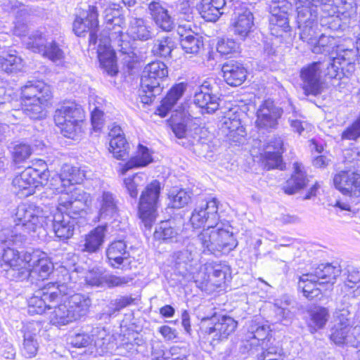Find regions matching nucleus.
Returning a JSON list of instances; mask_svg holds the SVG:
<instances>
[{
	"label": "nucleus",
	"instance_id": "1",
	"mask_svg": "<svg viewBox=\"0 0 360 360\" xmlns=\"http://www.w3.org/2000/svg\"><path fill=\"white\" fill-rule=\"evenodd\" d=\"M103 8V17L105 27L99 32V44L97 53L99 62L103 68L110 75H115L118 70L116 63L115 52L113 46H117V51L123 55L133 58L134 53L129 41L123 32L124 18L119 5L107 4L103 5L101 2L96 4Z\"/></svg>",
	"mask_w": 360,
	"mask_h": 360
},
{
	"label": "nucleus",
	"instance_id": "2",
	"mask_svg": "<svg viewBox=\"0 0 360 360\" xmlns=\"http://www.w3.org/2000/svg\"><path fill=\"white\" fill-rule=\"evenodd\" d=\"M341 63L339 58H334L332 61L313 62L301 68L300 71V86L306 96H317L325 89V82L322 78L323 70L326 68L327 75L330 78H336Z\"/></svg>",
	"mask_w": 360,
	"mask_h": 360
},
{
	"label": "nucleus",
	"instance_id": "3",
	"mask_svg": "<svg viewBox=\"0 0 360 360\" xmlns=\"http://www.w3.org/2000/svg\"><path fill=\"white\" fill-rule=\"evenodd\" d=\"M197 240L201 245L203 252L215 255L227 254L238 245V242L231 231V227L228 224H219L203 229L198 234Z\"/></svg>",
	"mask_w": 360,
	"mask_h": 360
},
{
	"label": "nucleus",
	"instance_id": "4",
	"mask_svg": "<svg viewBox=\"0 0 360 360\" xmlns=\"http://www.w3.org/2000/svg\"><path fill=\"white\" fill-rule=\"evenodd\" d=\"M340 273V266H333L331 264H319L312 268L309 272L300 276L298 288L302 289L304 295L307 298L316 297L321 291L320 287L326 283L333 285Z\"/></svg>",
	"mask_w": 360,
	"mask_h": 360
},
{
	"label": "nucleus",
	"instance_id": "5",
	"mask_svg": "<svg viewBox=\"0 0 360 360\" xmlns=\"http://www.w3.org/2000/svg\"><path fill=\"white\" fill-rule=\"evenodd\" d=\"M50 210L34 203H23L17 207L15 214L14 229L19 230L24 236L25 233H35L47 226L49 221Z\"/></svg>",
	"mask_w": 360,
	"mask_h": 360
},
{
	"label": "nucleus",
	"instance_id": "6",
	"mask_svg": "<svg viewBox=\"0 0 360 360\" xmlns=\"http://www.w3.org/2000/svg\"><path fill=\"white\" fill-rule=\"evenodd\" d=\"M84 117L80 105L74 101H66L56 110L54 121L64 136L74 139Z\"/></svg>",
	"mask_w": 360,
	"mask_h": 360
},
{
	"label": "nucleus",
	"instance_id": "7",
	"mask_svg": "<svg viewBox=\"0 0 360 360\" xmlns=\"http://www.w3.org/2000/svg\"><path fill=\"white\" fill-rule=\"evenodd\" d=\"M67 285L64 283H50L42 288L36 290L28 299V312L31 315L41 314L46 309H51V302H55L63 292L65 294Z\"/></svg>",
	"mask_w": 360,
	"mask_h": 360
},
{
	"label": "nucleus",
	"instance_id": "8",
	"mask_svg": "<svg viewBox=\"0 0 360 360\" xmlns=\"http://www.w3.org/2000/svg\"><path fill=\"white\" fill-rule=\"evenodd\" d=\"M160 193V183L158 180L151 181L141 193L139 214L146 227L150 228L155 221Z\"/></svg>",
	"mask_w": 360,
	"mask_h": 360
},
{
	"label": "nucleus",
	"instance_id": "9",
	"mask_svg": "<svg viewBox=\"0 0 360 360\" xmlns=\"http://www.w3.org/2000/svg\"><path fill=\"white\" fill-rule=\"evenodd\" d=\"M348 165L345 169L337 173L333 178L335 188L342 194L350 197L360 195V168L352 160H347Z\"/></svg>",
	"mask_w": 360,
	"mask_h": 360
},
{
	"label": "nucleus",
	"instance_id": "10",
	"mask_svg": "<svg viewBox=\"0 0 360 360\" xmlns=\"http://www.w3.org/2000/svg\"><path fill=\"white\" fill-rule=\"evenodd\" d=\"M269 4V22L271 34L281 37L289 30L288 11L291 4L288 0H266Z\"/></svg>",
	"mask_w": 360,
	"mask_h": 360
},
{
	"label": "nucleus",
	"instance_id": "11",
	"mask_svg": "<svg viewBox=\"0 0 360 360\" xmlns=\"http://www.w3.org/2000/svg\"><path fill=\"white\" fill-rule=\"evenodd\" d=\"M0 267L6 272L11 280L24 281L29 278L30 272L26 269L25 254L21 258L19 252L14 248H4L0 257Z\"/></svg>",
	"mask_w": 360,
	"mask_h": 360
},
{
	"label": "nucleus",
	"instance_id": "12",
	"mask_svg": "<svg viewBox=\"0 0 360 360\" xmlns=\"http://www.w3.org/2000/svg\"><path fill=\"white\" fill-rule=\"evenodd\" d=\"M84 174L77 167L64 165L60 174H54L49 180V188L55 194H61L66 191L74 193L75 184H80Z\"/></svg>",
	"mask_w": 360,
	"mask_h": 360
},
{
	"label": "nucleus",
	"instance_id": "13",
	"mask_svg": "<svg viewBox=\"0 0 360 360\" xmlns=\"http://www.w3.org/2000/svg\"><path fill=\"white\" fill-rule=\"evenodd\" d=\"M219 200L213 198L197 205L190 218L191 226L194 229L204 226L209 229L219 224Z\"/></svg>",
	"mask_w": 360,
	"mask_h": 360
},
{
	"label": "nucleus",
	"instance_id": "14",
	"mask_svg": "<svg viewBox=\"0 0 360 360\" xmlns=\"http://www.w3.org/2000/svg\"><path fill=\"white\" fill-rule=\"evenodd\" d=\"M210 323L205 327V333L210 335L212 341H223L227 340L232 335L238 326V322L229 316H214L210 319L205 317L202 319V323Z\"/></svg>",
	"mask_w": 360,
	"mask_h": 360
},
{
	"label": "nucleus",
	"instance_id": "15",
	"mask_svg": "<svg viewBox=\"0 0 360 360\" xmlns=\"http://www.w3.org/2000/svg\"><path fill=\"white\" fill-rule=\"evenodd\" d=\"M98 6L96 4L89 6L84 18L77 17L73 22V31L79 36L89 32V45L98 48L99 44V34H97L98 26Z\"/></svg>",
	"mask_w": 360,
	"mask_h": 360
},
{
	"label": "nucleus",
	"instance_id": "16",
	"mask_svg": "<svg viewBox=\"0 0 360 360\" xmlns=\"http://www.w3.org/2000/svg\"><path fill=\"white\" fill-rule=\"evenodd\" d=\"M168 70L166 65L160 61H154L148 64L142 72L141 86L146 93L152 96L160 91V82L167 77Z\"/></svg>",
	"mask_w": 360,
	"mask_h": 360
},
{
	"label": "nucleus",
	"instance_id": "17",
	"mask_svg": "<svg viewBox=\"0 0 360 360\" xmlns=\"http://www.w3.org/2000/svg\"><path fill=\"white\" fill-rule=\"evenodd\" d=\"M26 269L30 272L29 278L44 280L52 272L53 266L45 252L34 250L25 253Z\"/></svg>",
	"mask_w": 360,
	"mask_h": 360
},
{
	"label": "nucleus",
	"instance_id": "18",
	"mask_svg": "<svg viewBox=\"0 0 360 360\" xmlns=\"http://www.w3.org/2000/svg\"><path fill=\"white\" fill-rule=\"evenodd\" d=\"M253 27L254 15L250 9L243 4L235 6L231 22L234 34L244 39L252 31Z\"/></svg>",
	"mask_w": 360,
	"mask_h": 360
},
{
	"label": "nucleus",
	"instance_id": "19",
	"mask_svg": "<svg viewBox=\"0 0 360 360\" xmlns=\"http://www.w3.org/2000/svg\"><path fill=\"white\" fill-rule=\"evenodd\" d=\"M47 174L32 167H27L13 179L12 184L15 192L21 197H27L34 193L37 178L46 179Z\"/></svg>",
	"mask_w": 360,
	"mask_h": 360
},
{
	"label": "nucleus",
	"instance_id": "20",
	"mask_svg": "<svg viewBox=\"0 0 360 360\" xmlns=\"http://www.w3.org/2000/svg\"><path fill=\"white\" fill-rule=\"evenodd\" d=\"M80 191L75 186L74 193L66 191L62 193L58 198V205L56 213L72 215L73 217H79L84 212L85 203L83 200L78 199V194Z\"/></svg>",
	"mask_w": 360,
	"mask_h": 360
},
{
	"label": "nucleus",
	"instance_id": "21",
	"mask_svg": "<svg viewBox=\"0 0 360 360\" xmlns=\"http://www.w3.org/2000/svg\"><path fill=\"white\" fill-rule=\"evenodd\" d=\"M77 218L62 213L52 214L50 211L49 215V221H46L47 226L46 229L52 227L55 235L58 238L66 240L73 236Z\"/></svg>",
	"mask_w": 360,
	"mask_h": 360
},
{
	"label": "nucleus",
	"instance_id": "22",
	"mask_svg": "<svg viewBox=\"0 0 360 360\" xmlns=\"http://www.w3.org/2000/svg\"><path fill=\"white\" fill-rule=\"evenodd\" d=\"M282 112V110L276 107L273 101H264L257 111V127L265 129L276 128Z\"/></svg>",
	"mask_w": 360,
	"mask_h": 360
},
{
	"label": "nucleus",
	"instance_id": "23",
	"mask_svg": "<svg viewBox=\"0 0 360 360\" xmlns=\"http://www.w3.org/2000/svg\"><path fill=\"white\" fill-rule=\"evenodd\" d=\"M194 103L198 106L202 113L212 114L218 110L219 98L213 94L210 82L205 81L194 95Z\"/></svg>",
	"mask_w": 360,
	"mask_h": 360
},
{
	"label": "nucleus",
	"instance_id": "24",
	"mask_svg": "<svg viewBox=\"0 0 360 360\" xmlns=\"http://www.w3.org/2000/svg\"><path fill=\"white\" fill-rule=\"evenodd\" d=\"M220 130L229 141L241 143L246 136L245 127L241 124L239 115L229 111L222 119Z\"/></svg>",
	"mask_w": 360,
	"mask_h": 360
},
{
	"label": "nucleus",
	"instance_id": "25",
	"mask_svg": "<svg viewBox=\"0 0 360 360\" xmlns=\"http://www.w3.org/2000/svg\"><path fill=\"white\" fill-rule=\"evenodd\" d=\"M86 282L91 285L103 286L106 285L109 288L122 287L131 282L133 278L129 276H117L115 275L103 274L98 269H93L86 272Z\"/></svg>",
	"mask_w": 360,
	"mask_h": 360
},
{
	"label": "nucleus",
	"instance_id": "26",
	"mask_svg": "<svg viewBox=\"0 0 360 360\" xmlns=\"http://www.w3.org/2000/svg\"><path fill=\"white\" fill-rule=\"evenodd\" d=\"M189 4L195 6L201 17L206 21L215 22L225 13V0H200L197 2L190 0Z\"/></svg>",
	"mask_w": 360,
	"mask_h": 360
},
{
	"label": "nucleus",
	"instance_id": "27",
	"mask_svg": "<svg viewBox=\"0 0 360 360\" xmlns=\"http://www.w3.org/2000/svg\"><path fill=\"white\" fill-rule=\"evenodd\" d=\"M333 3H316L312 0L300 1L297 6V21L298 25L317 23L318 7L325 8L332 6Z\"/></svg>",
	"mask_w": 360,
	"mask_h": 360
},
{
	"label": "nucleus",
	"instance_id": "28",
	"mask_svg": "<svg viewBox=\"0 0 360 360\" xmlns=\"http://www.w3.org/2000/svg\"><path fill=\"white\" fill-rule=\"evenodd\" d=\"M284 151L283 141L281 137H273L265 146L261 156L270 168L281 167L282 164L281 155Z\"/></svg>",
	"mask_w": 360,
	"mask_h": 360
},
{
	"label": "nucleus",
	"instance_id": "29",
	"mask_svg": "<svg viewBox=\"0 0 360 360\" xmlns=\"http://www.w3.org/2000/svg\"><path fill=\"white\" fill-rule=\"evenodd\" d=\"M68 290L67 288L66 293L63 292L62 295L75 321L87 314L91 305V300L86 295L79 293L68 296Z\"/></svg>",
	"mask_w": 360,
	"mask_h": 360
},
{
	"label": "nucleus",
	"instance_id": "30",
	"mask_svg": "<svg viewBox=\"0 0 360 360\" xmlns=\"http://www.w3.org/2000/svg\"><path fill=\"white\" fill-rule=\"evenodd\" d=\"M148 11L152 20L161 30L169 32L174 27V21L169 14L165 4L152 1L148 4Z\"/></svg>",
	"mask_w": 360,
	"mask_h": 360
},
{
	"label": "nucleus",
	"instance_id": "31",
	"mask_svg": "<svg viewBox=\"0 0 360 360\" xmlns=\"http://www.w3.org/2000/svg\"><path fill=\"white\" fill-rule=\"evenodd\" d=\"M21 94L22 103L25 101H50L53 96L51 86L41 82L25 86Z\"/></svg>",
	"mask_w": 360,
	"mask_h": 360
},
{
	"label": "nucleus",
	"instance_id": "32",
	"mask_svg": "<svg viewBox=\"0 0 360 360\" xmlns=\"http://www.w3.org/2000/svg\"><path fill=\"white\" fill-rule=\"evenodd\" d=\"M221 71L226 82L233 86L240 85L247 76V71L243 65L235 61H230L224 64Z\"/></svg>",
	"mask_w": 360,
	"mask_h": 360
},
{
	"label": "nucleus",
	"instance_id": "33",
	"mask_svg": "<svg viewBox=\"0 0 360 360\" xmlns=\"http://www.w3.org/2000/svg\"><path fill=\"white\" fill-rule=\"evenodd\" d=\"M270 333L269 326L256 321H251L247 326L245 340L250 347L262 345Z\"/></svg>",
	"mask_w": 360,
	"mask_h": 360
},
{
	"label": "nucleus",
	"instance_id": "34",
	"mask_svg": "<svg viewBox=\"0 0 360 360\" xmlns=\"http://www.w3.org/2000/svg\"><path fill=\"white\" fill-rule=\"evenodd\" d=\"M293 169V174L283 187V191L288 195L297 193L299 190L304 188L308 183L306 172L302 163L295 162Z\"/></svg>",
	"mask_w": 360,
	"mask_h": 360
},
{
	"label": "nucleus",
	"instance_id": "35",
	"mask_svg": "<svg viewBox=\"0 0 360 360\" xmlns=\"http://www.w3.org/2000/svg\"><path fill=\"white\" fill-rule=\"evenodd\" d=\"M55 302H60V303L52 307L51 309L53 310L49 314L50 323L57 327H61L74 322V319L62 294L60 295V298Z\"/></svg>",
	"mask_w": 360,
	"mask_h": 360
},
{
	"label": "nucleus",
	"instance_id": "36",
	"mask_svg": "<svg viewBox=\"0 0 360 360\" xmlns=\"http://www.w3.org/2000/svg\"><path fill=\"white\" fill-rule=\"evenodd\" d=\"M126 244L122 240L112 242L106 250V256L109 264L113 268H120V266L128 263L129 253L126 250Z\"/></svg>",
	"mask_w": 360,
	"mask_h": 360
},
{
	"label": "nucleus",
	"instance_id": "37",
	"mask_svg": "<svg viewBox=\"0 0 360 360\" xmlns=\"http://www.w3.org/2000/svg\"><path fill=\"white\" fill-rule=\"evenodd\" d=\"M105 226H99L85 236L81 241L80 247L83 252L94 253L98 252L104 242Z\"/></svg>",
	"mask_w": 360,
	"mask_h": 360
},
{
	"label": "nucleus",
	"instance_id": "38",
	"mask_svg": "<svg viewBox=\"0 0 360 360\" xmlns=\"http://www.w3.org/2000/svg\"><path fill=\"white\" fill-rule=\"evenodd\" d=\"M153 161L151 153L149 149L139 144L136 154L131 157L128 162L122 165L120 173L125 174L127 171L134 168L146 167Z\"/></svg>",
	"mask_w": 360,
	"mask_h": 360
},
{
	"label": "nucleus",
	"instance_id": "39",
	"mask_svg": "<svg viewBox=\"0 0 360 360\" xmlns=\"http://www.w3.org/2000/svg\"><path fill=\"white\" fill-rule=\"evenodd\" d=\"M127 34L134 40L146 41L152 38V28L141 18H131L127 30Z\"/></svg>",
	"mask_w": 360,
	"mask_h": 360
},
{
	"label": "nucleus",
	"instance_id": "40",
	"mask_svg": "<svg viewBox=\"0 0 360 360\" xmlns=\"http://www.w3.org/2000/svg\"><path fill=\"white\" fill-rule=\"evenodd\" d=\"M99 202V219H110L117 212V201L115 195L108 191H104L98 199Z\"/></svg>",
	"mask_w": 360,
	"mask_h": 360
},
{
	"label": "nucleus",
	"instance_id": "41",
	"mask_svg": "<svg viewBox=\"0 0 360 360\" xmlns=\"http://www.w3.org/2000/svg\"><path fill=\"white\" fill-rule=\"evenodd\" d=\"M187 84L186 83L181 82L171 88L165 98L162 101L161 106L159 108L161 116L165 117L167 115V112L174 106L183 96Z\"/></svg>",
	"mask_w": 360,
	"mask_h": 360
},
{
	"label": "nucleus",
	"instance_id": "42",
	"mask_svg": "<svg viewBox=\"0 0 360 360\" xmlns=\"http://www.w3.org/2000/svg\"><path fill=\"white\" fill-rule=\"evenodd\" d=\"M174 224L170 220L161 221L154 232V238L165 243L178 242L180 236Z\"/></svg>",
	"mask_w": 360,
	"mask_h": 360
},
{
	"label": "nucleus",
	"instance_id": "43",
	"mask_svg": "<svg viewBox=\"0 0 360 360\" xmlns=\"http://www.w3.org/2000/svg\"><path fill=\"white\" fill-rule=\"evenodd\" d=\"M184 28L179 27L178 33L181 37V46L186 53L198 54L203 47L202 37L189 32L183 34Z\"/></svg>",
	"mask_w": 360,
	"mask_h": 360
},
{
	"label": "nucleus",
	"instance_id": "44",
	"mask_svg": "<svg viewBox=\"0 0 360 360\" xmlns=\"http://www.w3.org/2000/svg\"><path fill=\"white\" fill-rule=\"evenodd\" d=\"M207 274V279L205 281L206 285L220 287L225 282L227 269L221 264H208L205 267Z\"/></svg>",
	"mask_w": 360,
	"mask_h": 360
},
{
	"label": "nucleus",
	"instance_id": "45",
	"mask_svg": "<svg viewBox=\"0 0 360 360\" xmlns=\"http://www.w3.org/2000/svg\"><path fill=\"white\" fill-rule=\"evenodd\" d=\"M351 330L352 326L334 323L331 328L330 340L336 345L351 344L354 345V342L352 341V338L349 335Z\"/></svg>",
	"mask_w": 360,
	"mask_h": 360
},
{
	"label": "nucleus",
	"instance_id": "46",
	"mask_svg": "<svg viewBox=\"0 0 360 360\" xmlns=\"http://www.w3.org/2000/svg\"><path fill=\"white\" fill-rule=\"evenodd\" d=\"M49 101H25L22 103V111L32 120H39L46 117L45 105Z\"/></svg>",
	"mask_w": 360,
	"mask_h": 360
},
{
	"label": "nucleus",
	"instance_id": "47",
	"mask_svg": "<svg viewBox=\"0 0 360 360\" xmlns=\"http://www.w3.org/2000/svg\"><path fill=\"white\" fill-rule=\"evenodd\" d=\"M329 314L326 308L319 307L312 311L309 322L310 332L314 333L323 328L328 321Z\"/></svg>",
	"mask_w": 360,
	"mask_h": 360
},
{
	"label": "nucleus",
	"instance_id": "48",
	"mask_svg": "<svg viewBox=\"0 0 360 360\" xmlns=\"http://www.w3.org/2000/svg\"><path fill=\"white\" fill-rule=\"evenodd\" d=\"M47 41L48 39L46 36L39 31L30 34L23 40V43L27 49L34 53H39L41 54L42 53Z\"/></svg>",
	"mask_w": 360,
	"mask_h": 360
},
{
	"label": "nucleus",
	"instance_id": "49",
	"mask_svg": "<svg viewBox=\"0 0 360 360\" xmlns=\"http://www.w3.org/2000/svg\"><path fill=\"white\" fill-rule=\"evenodd\" d=\"M174 47L172 38L165 36L154 41L152 52L155 56L166 58L170 55Z\"/></svg>",
	"mask_w": 360,
	"mask_h": 360
},
{
	"label": "nucleus",
	"instance_id": "50",
	"mask_svg": "<svg viewBox=\"0 0 360 360\" xmlns=\"http://www.w3.org/2000/svg\"><path fill=\"white\" fill-rule=\"evenodd\" d=\"M15 53L16 51H13L5 56H0V69L6 72H13L22 68V60Z\"/></svg>",
	"mask_w": 360,
	"mask_h": 360
},
{
	"label": "nucleus",
	"instance_id": "51",
	"mask_svg": "<svg viewBox=\"0 0 360 360\" xmlns=\"http://www.w3.org/2000/svg\"><path fill=\"white\" fill-rule=\"evenodd\" d=\"M109 144V150L116 159L124 160L128 158L129 147L125 138L110 139Z\"/></svg>",
	"mask_w": 360,
	"mask_h": 360
},
{
	"label": "nucleus",
	"instance_id": "52",
	"mask_svg": "<svg viewBox=\"0 0 360 360\" xmlns=\"http://www.w3.org/2000/svg\"><path fill=\"white\" fill-rule=\"evenodd\" d=\"M41 55L53 63H60L65 58V53L60 45L54 40L47 41Z\"/></svg>",
	"mask_w": 360,
	"mask_h": 360
},
{
	"label": "nucleus",
	"instance_id": "53",
	"mask_svg": "<svg viewBox=\"0 0 360 360\" xmlns=\"http://www.w3.org/2000/svg\"><path fill=\"white\" fill-rule=\"evenodd\" d=\"M30 13L27 8L22 7L17 11L13 32L18 37H25L27 32V20Z\"/></svg>",
	"mask_w": 360,
	"mask_h": 360
},
{
	"label": "nucleus",
	"instance_id": "54",
	"mask_svg": "<svg viewBox=\"0 0 360 360\" xmlns=\"http://www.w3.org/2000/svg\"><path fill=\"white\" fill-rule=\"evenodd\" d=\"M25 236L19 230L13 231L8 227L0 229V243L8 247L22 243Z\"/></svg>",
	"mask_w": 360,
	"mask_h": 360
},
{
	"label": "nucleus",
	"instance_id": "55",
	"mask_svg": "<svg viewBox=\"0 0 360 360\" xmlns=\"http://www.w3.org/2000/svg\"><path fill=\"white\" fill-rule=\"evenodd\" d=\"M169 206L172 208L179 209L186 206L191 200L188 192L184 189L172 191L169 194Z\"/></svg>",
	"mask_w": 360,
	"mask_h": 360
},
{
	"label": "nucleus",
	"instance_id": "56",
	"mask_svg": "<svg viewBox=\"0 0 360 360\" xmlns=\"http://www.w3.org/2000/svg\"><path fill=\"white\" fill-rule=\"evenodd\" d=\"M360 283V271L352 268L347 271V275L344 281L343 285L341 286V292L348 294L349 291L359 288L360 285L358 284Z\"/></svg>",
	"mask_w": 360,
	"mask_h": 360
},
{
	"label": "nucleus",
	"instance_id": "57",
	"mask_svg": "<svg viewBox=\"0 0 360 360\" xmlns=\"http://www.w3.org/2000/svg\"><path fill=\"white\" fill-rule=\"evenodd\" d=\"M300 30V39L309 44L316 43L317 37L319 36L317 32L318 23L298 25Z\"/></svg>",
	"mask_w": 360,
	"mask_h": 360
},
{
	"label": "nucleus",
	"instance_id": "58",
	"mask_svg": "<svg viewBox=\"0 0 360 360\" xmlns=\"http://www.w3.org/2000/svg\"><path fill=\"white\" fill-rule=\"evenodd\" d=\"M144 183L143 174H136L131 176L125 178L124 184L125 188L132 198H136L138 195V187Z\"/></svg>",
	"mask_w": 360,
	"mask_h": 360
},
{
	"label": "nucleus",
	"instance_id": "59",
	"mask_svg": "<svg viewBox=\"0 0 360 360\" xmlns=\"http://www.w3.org/2000/svg\"><path fill=\"white\" fill-rule=\"evenodd\" d=\"M110 339V335L106 334L105 330L98 331L97 338L94 340L96 353L97 354L102 356L110 352L111 349Z\"/></svg>",
	"mask_w": 360,
	"mask_h": 360
},
{
	"label": "nucleus",
	"instance_id": "60",
	"mask_svg": "<svg viewBox=\"0 0 360 360\" xmlns=\"http://www.w3.org/2000/svg\"><path fill=\"white\" fill-rule=\"evenodd\" d=\"M39 345L34 335L25 333L22 354L26 358H32L37 354Z\"/></svg>",
	"mask_w": 360,
	"mask_h": 360
},
{
	"label": "nucleus",
	"instance_id": "61",
	"mask_svg": "<svg viewBox=\"0 0 360 360\" xmlns=\"http://www.w3.org/2000/svg\"><path fill=\"white\" fill-rule=\"evenodd\" d=\"M32 154V148L30 145L20 143L15 145L12 151L13 161L15 163H20L25 161Z\"/></svg>",
	"mask_w": 360,
	"mask_h": 360
},
{
	"label": "nucleus",
	"instance_id": "62",
	"mask_svg": "<svg viewBox=\"0 0 360 360\" xmlns=\"http://www.w3.org/2000/svg\"><path fill=\"white\" fill-rule=\"evenodd\" d=\"M334 38L321 34L317 37L316 43L314 44L312 51L315 53H329L333 48Z\"/></svg>",
	"mask_w": 360,
	"mask_h": 360
},
{
	"label": "nucleus",
	"instance_id": "63",
	"mask_svg": "<svg viewBox=\"0 0 360 360\" xmlns=\"http://www.w3.org/2000/svg\"><path fill=\"white\" fill-rule=\"evenodd\" d=\"M93 340L91 336L85 333H75L69 338L70 344L78 348L89 346Z\"/></svg>",
	"mask_w": 360,
	"mask_h": 360
},
{
	"label": "nucleus",
	"instance_id": "64",
	"mask_svg": "<svg viewBox=\"0 0 360 360\" xmlns=\"http://www.w3.org/2000/svg\"><path fill=\"white\" fill-rule=\"evenodd\" d=\"M238 44L231 39H222L217 43V50L221 55H229L237 51Z\"/></svg>",
	"mask_w": 360,
	"mask_h": 360
}]
</instances>
